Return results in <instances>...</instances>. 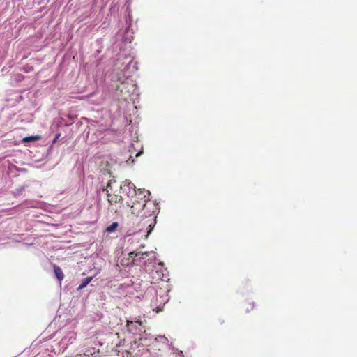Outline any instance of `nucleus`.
Wrapping results in <instances>:
<instances>
[{
    "label": "nucleus",
    "instance_id": "10",
    "mask_svg": "<svg viewBox=\"0 0 357 357\" xmlns=\"http://www.w3.org/2000/svg\"><path fill=\"white\" fill-rule=\"evenodd\" d=\"M119 199H120V198H119L116 195H115V197H112V198H111V199H109H109H108V201H109L110 203H112V202L116 203V202H118V200H119Z\"/></svg>",
    "mask_w": 357,
    "mask_h": 357
},
{
    "label": "nucleus",
    "instance_id": "6",
    "mask_svg": "<svg viewBox=\"0 0 357 357\" xmlns=\"http://www.w3.org/2000/svg\"><path fill=\"white\" fill-rule=\"evenodd\" d=\"M93 278L92 277H87L86 278H84L82 281V282L79 284V286L78 287L77 289L78 290H80V289H84V287H86L87 286V284L91 282V281L92 280Z\"/></svg>",
    "mask_w": 357,
    "mask_h": 357
},
{
    "label": "nucleus",
    "instance_id": "12",
    "mask_svg": "<svg viewBox=\"0 0 357 357\" xmlns=\"http://www.w3.org/2000/svg\"><path fill=\"white\" fill-rule=\"evenodd\" d=\"M159 337L161 338V339H164V340H167V338L165 337H164V336H162V337L160 336Z\"/></svg>",
    "mask_w": 357,
    "mask_h": 357
},
{
    "label": "nucleus",
    "instance_id": "13",
    "mask_svg": "<svg viewBox=\"0 0 357 357\" xmlns=\"http://www.w3.org/2000/svg\"><path fill=\"white\" fill-rule=\"evenodd\" d=\"M130 324H133V321H128V326H129Z\"/></svg>",
    "mask_w": 357,
    "mask_h": 357
},
{
    "label": "nucleus",
    "instance_id": "4",
    "mask_svg": "<svg viewBox=\"0 0 357 357\" xmlns=\"http://www.w3.org/2000/svg\"><path fill=\"white\" fill-rule=\"evenodd\" d=\"M54 271L56 277L58 278L59 281L62 280L63 279L64 275L63 273L62 270L59 266H54Z\"/></svg>",
    "mask_w": 357,
    "mask_h": 357
},
{
    "label": "nucleus",
    "instance_id": "5",
    "mask_svg": "<svg viewBox=\"0 0 357 357\" xmlns=\"http://www.w3.org/2000/svg\"><path fill=\"white\" fill-rule=\"evenodd\" d=\"M116 181L114 179H111L109 181L107 186V196L109 197L110 195L109 192H113L114 187L116 185Z\"/></svg>",
    "mask_w": 357,
    "mask_h": 357
},
{
    "label": "nucleus",
    "instance_id": "16",
    "mask_svg": "<svg viewBox=\"0 0 357 357\" xmlns=\"http://www.w3.org/2000/svg\"><path fill=\"white\" fill-rule=\"evenodd\" d=\"M140 247H141V248H144V245H140Z\"/></svg>",
    "mask_w": 357,
    "mask_h": 357
},
{
    "label": "nucleus",
    "instance_id": "1",
    "mask_svg": "<svg viewBox=\"0 0 357 357\" xmlns=\"http://www.w3.org/2000/svg\"><path fill=\"white\" fill-rule=\"evenodd\" d=\"M131 220L133 224H136L135 229L137 231H141L142 229H146V234L145 235V238H148L155 225V217L151 214L150 209L136 212L131 217Z\"/></svg>",
    "mask_w": 357,
    "mask_h": 357
},
{
    "label": "nucleus",
    "instance_id": "15",
    "mask_svg": "<svg viewBox=\"0 0 357 357\" xmlns=\"http://www.w3.org/2000/svg\"><path fill=\"white\" fill-rule=\"evenodd\" d=\"M136 323H137L139 326L142 324H141V321H136Z\"/></svg>",
    "mask_w": 357,
    "mask_h": 357
},
{
    "label": "nucleus",
    "instance_id": "11",
    "mask_svg": "<svg viewBox=\"0 0 357 357\" xmlns=\"http://www.w3.org/2000/svg\"><path fill=\"white\" fill-rule=\"evenodd\" d=\"M131 158L132 157L130 156V158L128 159V160L126 161L128 164L130 163V161H131L130 162L131 164L134 162V160H131Z\"/></svg>",
    "mask_w": 357,
    "mask_h": 357
},
{
    "label": "nucleus",
    "instance_id": "2",
    "mask_svg": "<svg viewBox=\"0 0 357 357\" xmlns=\"http://www.w3.org/2000/svg\"><path fill=\"white\" fill-rule=\"evenodd\" d=\"M149 191H145L143 196H136L133 200H130L128 203V205L131 207V213L135 215L136 212H139L140 211H147L149 210L151 206H154L152 203H148L149 198H146V196L150 195Z\"/></svg>",
    "mask_w": 357,
    "mask_h": 357
},
{
    "label": "nucleus",
    "instance_id": "14",
    "mask_svg": "<svg viewBox=\"0 0 357 357\" xmlns=\"http://www.w3.org/2000/svg\"><path fill=\"white\" fill-rule=\"evenodd\" d=\"M141 155V152H139L138 153L136 154V157H138Z\"/></svg>",
    "mask_w": 357,
    "mask_h": 357
},
{
    "label": "nucleus",
    "instance_id": "3",
    "mask_svg": "<svg viewBox=\"0 0 357 357\" xmlns=\"http://www.w3.org/2000/svg\"><path fill=\"white\" fill-rule=\"evenodd\" d=\"M120 189L123 193H126L128 197L131 198V200H133L136 196L144 197V190L137 189L135 185L127 179L120 185Z\"/></svg>",
    "mask_w": 357,
    "mask_h": 357
},
{
    "label": "nucleus",
    "instance_id": "8",
    "mask_svg": "<svg viewBox=\"0 0 357 357\" xmlns=\"http://www.w3.org/2000/svg\"><path fill=\"white\" fill-rule=\"evenodd\" d=\"M139 255H141L142 256H144V255L148 256L149 255V252H137L136 251H132L129 253V257H130V258H133L135 257H137Z\"/></svg>",
    "mask_w": 357,
    "mask_h": 357
},
{
    "label": "nucleus",
    "instance_id": "7",
    "mask_svg": "<svg viewBox=\"0 0 357 357\" xmlns=\"http://www.w3.org/2000/svg\"><path fill=\"white\" fill-rule=\"evenodd\" d=\"M39 139H40V137L39 135L26 137L23 138L22 142H34V141L38 140Z\"/></svg>",
    "mask_w": 357,
    "mask_h": 357
},
{
    "label": "nucleus",
    "instance_id": "9",
    "mask_svg": "<svg viewBox=\"0 0 357 357\" xmlns=\"http://www.w3.org/2000/svg\"><path fill=\"white\" fill-rule=\"evenodd\" d=\"M118 227L117 222H113L111 225H109L106 231L109 233H111L116 229Z\"/></svg>",
    "mask_w": 357,
    "mask_h": 357
}]
</instances>
